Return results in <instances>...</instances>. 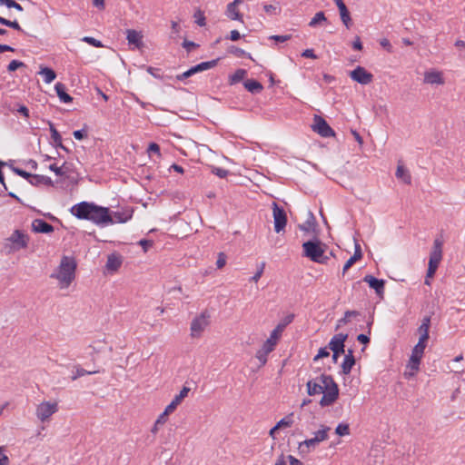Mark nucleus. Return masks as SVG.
I'll return each mask as SVG.
<instances>
[{
  "mask_svg": "<svg viewBox=\"0 0 465 465\" xmlns=\"http://www.w3.org/2000/svg\"><path fill=\"white\" fill-rule=\"evenodd\" d=\"M211 171L220 178H225L229 173L227 170L216 166H212Z\"/></svg>",
  "mask_w": 465,
  "mask_h": 465,
  "instance_id": "44",
  "label": "nucleus"
},
{
  "mask_svg": "<svg viewBox=\"0 0 465 465\" xmlns=\"http://www.w3.org/2000/svg\"><path fill=\"white\" fill-rule=\"evenodd\" d=\"M263 10L266 14L270 15H277L281 12V8L278 5H264Z\"/></svg>",
  "mask_w": 465,
  "mask_h": 465,
  "instance_id": "41",
  "label": "nucleus"
},
{
  "mask_svg": "<svg viewBox=\"0 0 465 465\" xmlns=\"http://www.w3.org/2000/svg\"><path fill=\"white\" fill-rule=\"evenodd\" d=\"M247 74V72L244 69H238L232 74L230 78L229 82L231 84H234L240 81H242Z\"/></svg>",
  "mask_w": 465,
  "mask_h": 465,
  "instance_id": "33",
  "label": "nucleus"
},
{
  "mask_svg": "<svg viewBox=\"0 0 465 465\" xmlns=\"http://www.w3.org/2000/svg\"><path fill=\"white\" fill-rule=\"evenodd\" d=\"M350 77L353 81L364 85L371 84L373 80L372 74L362 66H357L354 70L351 71Z\"/></svg>",
  "mask_w": 465,
  "mask_h": 465,
  "instance_id": "17",
  "label": "nucleus"
},
{
  "mask_svg": "<svg viewBox=\"0 0 465 465\" xmlns=\"http://www.w3.org/2000/svg\"><path fill=\"white\" fill-rule=\"evenodd\" d=\"M54 89L56 91V94L59 97V99L63 103H70L72 102L73 98L65 92L64 85L61 83H56L54 85Z\"/></svg>",
  "mask_w": 465,
  "mask_h": 465,
  "instance_id": "28",
  "label": "nucleus"
},
{
  "mask_svg": "<svg viewBox=\"0 0 465 465\" xmlns=\"http://www.w3.org/2000/svg\"><path fill=\"white\" fill-rule=\"evenodd\" d=\"M212 314L208 310L197 313L190 322V337L193 340L201 339L211 324Z\"/></svg>",
  "mask_w": 465,
  "mask_h": 465,
  "instance_id": "6",
  "label": "nucleus"
},
{
  "mask_svg": "<svg viewBox=\"0 0 465 465\" xmlns=\"http://www.w3.org/2000/svg\"><path fill=\"white\" fill-rule=\"evenodd\" d=\"M116 272V256L112 253L108 256V260L104 271L105 275H113Z\"/></svg>",
  "mask_w": 465,
  "mask_h": 465,
  "instance_id": "30",
  "label": "nucleus"
},
{
  "mask_svg": "<svg viewBox=\"0 0 465 465\" xmlns=\"http://www.w3.org/2000/svg\"><path fill=\"white\" fill-rule=\"evenodd\" d=\"M32 230L35 232L50 233L54 232V227L41 219H35L32 222Z\"/></svg>",
  "mask_w": 465,
  "mask_h": 465,
  "instance_id": "24",
  "label": "nucleus"
},
{
  "mask_svg": "<svg viewBox=\"0 0 465 465\" xmlns=\"http://www.w3.org/2000/svg\"><path fill=\"white\" fill-rule=\"evenodd\" d=\"M395 175L398 180L405 184H410L411 176L409 170L401 163H398Z\"/></svg>",
  "mask_w": 465,
  "mask_h": 465,
  "instance_id": "25",
  "label": "nucleus"
},
{
  "mask_svg": "<svg viewBox=\"0 0 465 465\" xmlns=\"http://www.w3.org/2000/svg\"><path fill=\"white\" fill-rule=\"evenodd\" d=\"M29 183L34 185L49 184L51 183V179L44 175H31Z\"/></svg>",
  "mask_w": 465,
  "mask_h": 465,
  "instance_id": "34",
  "label": "nucleus"
},
{
  "mask_svg": "<svg viewBox=\"0 0 465 465\" xmlns=\"http://www.w3.org/2000/svg\"><path fill=\"white\" fill-rule=\"evenodd\" d=\"M22 66H24V63H22L20 61H17V60H13L8 64V70L10 72H13V71H15L17 68L22 67Z\"/></svg>",
  "mask_w": 465,
  "mask_h": 465,
  "instance_id": "51",
  "label": "nucleus"
},
{
  "mask_svg": "<svg viewBox=\"0 0 465 465\" xmlns=\"http://www.w3.org/2000/svg\"><path fill=\"white\" fill-rule=\"evenodd\" d=\"M129 49H142L143 47V34L142 31L127 29L124 32Z\"/></svg>",
  "mask_w": 465,
  "mask_h": 465,
  "instance_id": "16",
  "label": "nucleus"
},
{
  "mask_svg": "<svg viewBox=\"0 0 465 465\" xmlns=\"http://www.w3.org/2000/svg\"><path fill=\"white\" fill-rule=\"evenodd\" d=\"M340 16L342 21V23L346 25V27H350L351 25V16L348 10L340 12Z\"/></svg>",
  "mask_w": 465,
  "mask_h": 465,
  "instance_id": "46",
  "label": "nucleus"
},
{
  "mask_svg": "<svg viewBox=\"0 0 465 465\" xmlns=\"http://www.w3.org/2000/svg\"><path fill=\"white\" fill-rule=\"evenodd\" d=\"M73 372V375L71 377V379L73 381H75L76 379H78L79 377H82V376H84V375H87V374H94V373H96V371H88L81 367H74V370L72 371Z\"/></svg>",
  "mask_w": 465,
  "mask_h": 465,
  "instance_id": "38",
  "label": "nucleus"
},
{
  "mask_svg": "<svg viewBox=\"0 0 465 465\" xmlns=\"http://www.w3.org/2000/svg\"><path fill=\"white\" fill-rule=\"evenodd\" d=\"M73 134L76 140H83L84 138H85L87 136V132L85 129L76 130L74 132Z\"/></svg>",
  "mask_w": 465,
  "mask_h": 465,
  "instance_id": "53",
  "label": "nucleus"
},
{
  "mask_svg": "<svg viewBox=\"0 0 465 465\" xmlns=\"http://www.w3.org/2000/svg\"><path fill=\"white\" fill-rule=\"evenodd\" d=\"M303 254L310 260L323 263L325 262V245L320 241H309L302 244Z\"/></svg>",
  "mask_w": 465,
  "mask_h": 465,
  "instance_id": "7",
  "label": "nucleus"
},
{
  "mask_svg": "<svg viewBox=\"0 0 465 465\" xmlns=\"http://www.w3.org/2000/svg\"><path fill=\"white\" fill-rule=\"evenodd\" d=\"M430 325V318L425 317L423 318L421 324L418 328V333L420 335L419 341L417 344L413 347V349L420 350L424 351L427 346V341L429 340V330Z\"/></svg>",
  "mask_w": 465,
  "mask_h": 465,
  "instance_id": "11",
  "label": "nucleus"
},
{
  "mask_svg": "<svg viewBox=\"0 0 465 465\" xmlns=\"http://www.w3.org/2000/svg\"><path fill=\"white\" fill-rule=\"evenodd\" d=\"M230 52L233 54H235L236 56L238 57H241V56H247L248 58L253 60L252 56L251 55V54L249 53H246L244 50L241 49V48H237V47H232Z\"/></svg>",
  "mask_w": 465,
  "mask_h": 465,
  "instance_id": "45",
  "label": "nucleus"
},
{
  "mask_svg": "<svg viewBox=\"0 0 465 465\" xmlns=\"http://www.w3.org/2000/svg\"><path fill=\"white\" fill-rule=\"evenodd\" d=\"M83 41L85 42V43H88L89 45H91L93 46H95V47H101L102 46V43L100 41L96 40L94 37L85 36V37L83 38Z\"/></svg>",
  "mask_w": 465,
  "mask_h": 465,
  "instance_id": "49",
  "label": "nucleus"
},
{
  "mask_svg": "<svg viewBox=\"0 0 465 465\" xmlns=\"http://www.w3.org/2000/svg\"><path fill=\"white\" fill-rule=\"evenodd\" d=\"M293 423H294V415H293V413H290V414L286 415L285 417H283L282 420H280L276 423V425L270 430L269 434L272 439H276V434L280 430L291 428L293 425Z\"/></svg>",
  "mask_w": 465,
  "mask_h": 465,
  "instance_id": "20",
  "label": "nucleus"
},
{
  "mask_svg": "<svg viewBox=\"0 0 465 465\" xmlns=\"http://www.w3.org/2000/svg\"><path fill=\"white\" fill-rule=\"evenodd\" d=\"M302 55L303 57H306V58H311V59H316L317 56L315 55L314 52L312 49H306L302 52Z\"/></svg>",
  "mask_w": 465,
  "mask_h": 465,
  "instance_id": "56",
  "label": "nucleus"
},
{
  "mask_svg": "<svg viewBox=\"0 0 465 465\" xmlns=\"http://www.w3.org/2000/svg\"><path fill=\"white\" fill-rule=\"evenodd\" d=\"M291 38V35H271L269 39L273 40L278 43H283L288 41Z\"/></svg>",
  "mask_w": 465,
  "mask_h": 465,
  "instance_id": "52",
  "label": "nucleus"
},
{
  "mask_svg": "<svg viewBox=\"0 0 465 465\" xmlns=\"http://www.w3.org/2000/svg\"><path fill=\"white\" fill-rule=\"evenodd\" d=\"M147 153L149 157L153 158V155H156V157L159 159L161 158L162 154L160 152V147L155 143H151L147 148Z\"/></svg>",
  "mask_w": 465,
  "mask_h": 465,
  "instance_id": "39",
  "label": "nucleus"
},
{
  "mask_svg": "<svg viewBox=\"0 0 465 465\" xmlns=\"http://www.w3.org/2000/svg\"><path fill=\"white\" fill-rule=\"evenodd\" d=\"M226 263L225 256L223 253H220L218 259L216 261V265L218 268H223Z\"/></svg>",
  "mask_w": 465,
  "mask_h": 465,
  "instance_id": "57",
  "label": "nucleus"
},
{
  "mask_svg": "<svg viewBox=\"0 0 465 465\" xmlns=\"http://www.w3.org/2000/svg\"><path fill=\"white\" fill-rule=\"evenodd\" d=\"M350 426L348 423L341 422L335 428V434L340 437H344L350 435Z\"/></svg>",
  "mask_w": 465,
  "mask_h": 465,
  "instance_id": "35",
  "label": "nucleus"
},
{
  "mask_svg": "<svg viewBox=\"0 0 465 465\" xmlns=\"http://www.w3.org/2000/svg\"><path fill=\"white\" fill-rule=\"evenodd\" d=\"M264 266H265L264 263L261 264L260 268L257 270L255 274L251 278L252 282H257L260 280V278L262 277V275L263 273Z\"/></svg>",
  "mask_w": 465,
  "mask_h": 465,
  "instance_id": "50",
  "label": "nucleus"
},
{
  "mask_svg": "<svg viewBox=\"0 0 465 465\" xmlns=\"http://www.w3.org/2000/svg\"><path fill=\"white\" fill-rule=\"evenodd\" d=\"M284 330V324H278L270 333L269 338L266 340L270 342H272L273 345H277L282 333Z\"/></svg>",
  "mask_w": 465,
  "mask_h": 465,
  "instance_id": "27",
  "label": "nucleus"
},
{
  "mask_svg": "<svg viewBox=\"0 0 465 465\" xmlns=\"http://www.w3.org/2000/svg\"><path fill=\"white\" fill-rule=\"evenodd\" d=\"M39 74H41L44 77V81L46 84L52 83L56 77V74L53 69L45 66H41Z\"/></svg>",
  "mask_w": 465,
  "mask_h": 465,
  "instance_id": "29",
  "label": "nucleus"
},
{
  "mask_svg": "<svg viewBox=\"0 0 465 465\" xmlns=\"http://www.w3.org/2000/svg\"><path fill=\"white\" fill-rule=\"evenodd\" d=\"M356 315H357L356 312H346L344 317L338 321L337 327L339 328V327H341V326L347 324L350 322L351 318L352 316H356Z\"/></svg>",
  "mask_w": 465,
  "mask_h": 465,
  "instance_id": "43",
  "label": "nucleus"
},
{
  "mask_svg": "<svg viewBox=\"0 0 465 465\" xmlns=\"http://www.w3.org/2000/svg\"><path fill=\"white\" fill-rule=\"evenodd\" d=\"M76 262L73 257L64 256L56 271L52 274L60 289H66L75 278Z\"/></svg>",
  "mask_w": 465,
  "mask_h": 465,
  "instance_id": "5",
  "label": "nucleus"
},
{
  "mask_svg": "<svg viewBox=\"0 0 465 465\" xmlns=\"http://www.w3.org/2000/svg\"><path fill=\"white\" fill-rule=\"evenodd\" d=\"M173 413V411L166 406L163 411L157 417V424H162L163 426L168 421L169 416Z\"/></svg>",
  "mask_w": 465,
  "mask_h": 465,
  "instance_id": "36",
  "label": "nucleus"
},
{
  "mask_svg": "<svg viewBox=\"0 0 465 465\" xmlns=\"http://www.w3.org/2000/svg\"><path fill=\"white\" fill-rule=\"evenodd\" d=\"M330 349L324 347V348H321L319 351H318V353L315 355L314 357V361H317L318 360L320 359H322V358H325V357H328L330 355V351H329Z\"/></svg>",
  "mask_w": 465,
  "mask_h": 465,
  "instance_id": "47",
  "label": "nucleus"
},
{
  "mask_svg": "<svg viewBox=\"0 0 465 465\" xmlns=\"http://www.w3.org/2000/svg\"><path fill=\"white\" fill-rule=\"evenodd\" d=\"M362 257L361 245L355 242V252L354 254L345 262L343 266V273H345L357 261Z\"/></svg>",
  "mask_w": 465,
  "mask_h": 465,
  "instance_id": "26",
  "label": "nucleus"
},
{
  "mask_svg": "<svg viewBox=\"0 0 465 465\" xmlns=\"http://www.w3.org/2000/svg\"><path fill=\"white\" fill-rule=\"evenodd\" d=\"M363 281L369 284V286L373 289L376 292V294L382 298L384 295V286H385V281L380 280L372 275H366L363 278Z\"/></svg>",
  "mask_w": 465,
  "mask_h": 465,
  "instance_id": "21",
  "label": "nucleus"
},
{
  "mask_svg": "<svg viewBox=\"0 0 465 465\" xmlns=\"http://www.w3.org/2000/svg\"><path fill=\"white\" fill-rule=\"evenodd\" d=\"M423 83L432 86L445 84L444 73L439 69L431 68L424 72Z\"/></svg>",
  "mask_w": 465,
  "mask_h": 465,
  "instance_id": "12",
  "label": "nucleus"
},
{
  "mask_svg": "<svg viewBox=\"0 0 465 465\" xmlns=\"http://www.w3.org/2000/svg\"><path fill=\"white\" fill-rule=\"evenodd\" d=\"M272 217L274 223V230L276 232H280L284 230L287 223V216L282 208H281L276 203H272Z\"/></svg>",
  "mask_w": 465,
  "mask_h": 465,
  "instance_id": "14",
  "label": "nucleus"
},
{
  "mask_svg": "<svg viewBox=\"0 0 465 465\" xmlns=\"http://www.w3.org/2000/svg\"><path fill=\"white\" fill-rule=\"evenodd\" d=\"M347 339V334L339 333L334 335L330 343H329V349L332 351V359L333 361L336 362L338 357L344 352V342Z\"/></svg>",
  "mask_w": 465,
  "mask_h": 465,
  "instance_id": "15",
  "label": "nucleus"
},
{
  "mask_svg": "<svg viewBox=\"0 0 465 465\" xmlns=\"http://www.w3.org/2000/svg\"><path fill=\"white\" fill-rule=\"evenodd\" d=\"M379 43L381 47L386 49L388 52H391L392 46L387 38H381Z\"/></svg>",
  "mask_w": 465,
  "mask_h": 465,
  "instance_id": "54",
  "label": "nucleus"
},
{
  "mask_svg": "<svg viewBox=\"0 0 465 465\" xmlns=\"http://www.w3.org/2000/svg\"><path fill=\"white\" fill-rule=\"evenodd\" d=\"M171 26H172V31H173V34L177 35V34L180 33L181 27H180V25H179L178 22L172 21Z\"/></svg>",
  "mask_w": 465,
  "mask_h": 465,
  "instance_id": "64",
  "label": "nucleus"
},
{
  "mask_svg": "<svg viewBox=\"0 0 465 465\" xmlns=\"http://www.w3.org/2000/svg\"><path fill=\"white\" fill-rule=\"evenodd\" d=\"M354 363H355L354 357L351 354V352H350L348 355L345 356L343 362L341 364L342 371L345 374L350 373Z\"/></svg>",
  "mask_w": 465,
  "mask_h": 465,
  "instance_id": "31",
  "label": "nucleus"
},
{
  "mask_svg": "<svg viewBox=\"0 0 465 465\" xmlns=\"http://www.w3.org/2000/svg\"><path fill=\"white\" fill-rule=\"evenodd\" d=\"M312 129L322 137H332L335 135L334 131L328 123L319 115L314 116Z\"/></svg>",
  "mask_w": 465,
  "mask_h": 465,
  "instance_id": "13",
  "label": "nucleus"
},
{
  "mask_svg": "<svg viewBox=\"0 0 465 465\" xmlns=\"http://www.w3.org/2000/svg\"><path fill=\"white\" fill-rule=\"evenodd\" d=\"M306 391L310 396H320L319 404L322 407L331 406L339 397L337 383L330 375L322 374L311 379L306 383Z\"/></svg>",
  "mask_w": 465,
  "mask_h": 465,
  "instance_id": "1",
  "label": "nucleus"
},
{
  "mask_svg": "<svg viewBox=\"0 0 465 465\" xmlns=\"http://www.w3.org/2000/svg\"><path fill=\"white\" fill-rule=\"evenodd\" d=\"M3 450L4 447L0 446V465H9V459Z\"/></svg>",
  "mask_w": 465,
  "mask_h": 465,
  "instance_id": "55",
  "label": "nucleus"
},
{
  "mask_svg": "<svg viewBox=\"0 0 465 465\" xmlns=\"http://www.w3.org/2000/svg\"><path fill=\"white\" fill-rule=\"evenodd\" d=\"M139 243L144 252H146L153 245V242L148 240H141Z\"/></svg>",
  "mask_w": 465,
  "mask_h": 465,
  "instance_id": "60",
  "label": "nucleus"
},
{
  "mask_svg": "<svg viewBox=\"0 0 465 465\" xmlns=\"http://www.w3.org/2000/svg\"><path fill=\"white\" fill-rule=\"evenodd\" d=\"M50 131H51V137L54 140V142L56 143L57 146H60L63 149H65L62 145V138L57 130L51 124L50 125Z\"/></svg>",
  "mask_w": 465,
  "mask_h": 465,
  "instance_id": "42",
  "label": "nucleus"
},
{
  "mask_svg": "<svg viewBox=\"0 0 465 465\" xmlns=\"http://www.w3.org/2000/svg\"><path fill=\"white\" fill-rule=\"evenodd\" d=\"M330 431L331 427L326 424H314V430L311 432V437L298 442V455L301 457H306L315 451L321 443L329 440Z\"/></svg>",
  "mask_w": 465,
  "mask_h": 465,
  "instance_id": "3",
  "label": "nucleus"
},
{
  "mask_svg": "<svg viewBox=\"0 0 465 465\" xmlns=\"http://www.w3.org/2000/svg\"><path fill=\"white\" fill-rule=\"evenodd\" d=\"M424 351L412 349L410 359L406 364L404 377L406 379L413 378L420 371V364L423 357Z\"/></svg>",
  "mask_w": 465,
  "mask_h": 465,
  "instance_id": "10",
  "label": "nucleus"
},
{
  "mask_svg": "<svg viewBox=\"0 0 465 465\" xmlns=\"http://www.w3.org/2000/svg\"><path fill=\"white\" fill-rule=\"evenodd\" d=\"M132 214L133 211L131 209H127L126 211H124L123 215H120L118 213V223H125L132 217Z\"/></svg>",
  "mask_w": 465,
  "mask_h": 465,
  "instance_id": "48",
  "label": "nucleus"
},
{
  "mask_svg": "<svg viewBox=\"0 0 465 465\" xmlns=\"http://www.w3.org/2000/svg\"><path fill=\"white\" fill-rule=\"evenodd\" d=\"M242 4V0H233L232 3H229L226 6L225 15L232 21H238L240 23H243V15L240 12V5Z\"/></svg>",
  "mask_w": 465,
  "mask_h": 465,
  "instance_id": "18",
  "label": "nucleus"
},
{
  "mask_svg": "<svg viewBox=\"0 0 465 465\" xmlns=\"http://www.w3.org/2000/svg\"><path fill=\"white\" fill-rule=\"evenodd\" d=\"M14 171H15V173H16L18 175H20V176H22V177H24V178H25V179H28V180H29V179H30V177H31V174H30V173H26L25 171H23V170H21V169L15 168V169H14Z\"/></svg>",
  "mask_w": 465,
  "mask_h": 465,
  "instance_id": "61",
  "label": "nucleus"
},
{
  "mask_svg": "<svg viewBox=\"0 0 465 465\" xmlns=\"http://www.w3.org/2000/svg\"><path fill=\"white\" fill-rule=\"evenodd\" d=\"M57 411L58 403L56 401H45L36 406L35 416L41 422H48Z\"/></svg>",
  "mask_w": 465,
  "mask_h": 465,
  "instance_id": "9",
  "label": "nucleus"
},
{
  "mask_svg": "<svg viewBox=\"0 0 465 465\" xmlns=\"http://www.w3.org/2000/svg\"><path fill=\"white\" fill-rule=\"evenodd\" d=\"M244 86L251 93H259L262 90V85L255 80L246 81Z\"/></svg>",
  "mask_w": 465,
  "mask_h": 465,
  "instance_id": "32",
  "label": "nucleus"
},
{
  "mask_svg": "<svg viewBox=\"0 0 465 465\" xmlns=\"http://www.w3.org/2000/svg\"><path fill=\"white\" fill-rule=\"evenodd\" d=\"M275 345L272 342L265 341L261 348L256 351L255 357L261 363V365H264L267 362L268 355L275 349Z\"/></svg>",
  "mask_w": 465,
  "mask_h": 465,
  "instance_id": "22",
  "label": "nucleus"
},
{
  "mask_svg": "<svg viewBox=\"0 0 465 465\" xmlns=\"http://www.w3.org/2000/svg\"><path fill=\"white\" fill-rule=\"evenodd\" d=\"M240 38H241V35L237 30H232L230 32L229 39L231 41L235 42V41H238Z\"/></svg>",
  "mask_w": 465,
  "mask_h": 465,
  "instance_id": "59",
  "label": "nucleus"
},
{
  "mask_svg": "<svg viewBox=\"0 0 465 465\" xmlns=\"http://www.w3.org/2000/svg\"><path fill=\"white\" fill-rule=\"evenodd\" d=\"M30 237L23 230H14L8 236L4 238L1 244V252L5 255L15 254L25 250L29 245Z\"/></svg>",
  "mask_w": 465,
  "mask_h": 465,
  "instance_id": "4",
  "label": "nucleus"
},
{
  "mask_svg": "<svg viewBox=\"0 0 465 465\" xmlns=\"http://www.w3.org/2000/svg\"><path fill=\"white\" fill-rule=\"evenodd\" d=\"M190 391L191 389L189 387L183 386L179 393L173 398L167 407L174 412L176 409L182 404L183 400L188 396Z\"/></svg>",
  "mask_w": 465,
  "mask_h": 465,
  "instance_id": "23",
  "label": "nucleus"
},
{
  "mask_svg": "<svg viewBox=\"0 0 465 465\" xmlns=\"http://www.w3.org/2000/svg\"><path fill=\"white\" fill-rule=\"evenodd\" d=\"M216 64H217V61L216 60L208 61V62H203V63H201V64H197L195 66H193L192 68H190L189 70H187L183 74H182L180 75H177V79L178 80H183L184 78L192 76L193 74H194L196 73L211 69V68L214 67Z\"/></svg>",
  "mask_w": 465,
  "mask_h": 465,
  "instance_id": "19",
  "label": "nucleus"
},
{
  "mask_svg": "<svg viewBox=\"0 0 465 465\" xmlns=\"http://www.w3.org/2000/svg\"><path fill=\"white\" fill-rule=\"evenodd\" d=\"M443 241L440 238H436L433 241V244L431 250L430 252L428 269H429V276L433 272H437L438 267L442 260V251Z\"/></svg>",
  "mask_w": 465,
  "mask_h": 465,
  "instance_id": "8",
  "label": "nucleus"
},
{
  "mask_svg": "<svg viewBox=\"0 0 465 465\" xmlns=\"http://www.w3.org/2000/svg\"><path fill=\"white\" fill-rule=\"evenodd\" d=\"M326 21V17L322 12H318L314 17L310 21L309 25L311 27H315L322 22Z\"/></svg>",
  "mask_w": 465,
  "mask_h": 465,
  "instance_id": "40",
  "label": "nucleus"
},
{
  "mask_svg": "<svg viewBox=\"0 0 465 465\" xmlns=\"http://www.w3.org/2000/svg\"><path fill=\"white\" fill-rule=\"evenodd\" d=\"M274 465H287L286 456H284L283 454L280 455L277 458Z\"/></svg>",
  "mask_w": 465,
  "mask_h": 465,
  "instance_id": "62",
  "label": "nucleus"
},
{
  "mask_svg": "<svg viewBox=\"0 0 465 465\" xmlns=\"http://www.w3.org/2000/svg\"><path fill=\"white\" fill-rule=\"evenodd\" d=\"M194 22L199 26H204L206 25V18L204 13L201 9H197L193 14Z\"/></svg>",
  "mask_w": 465,
  "mask_h": 465,
  "instance_id": "37",
  "label": "nucleus"
},
{
  "mask_svg": "<svg viewBox=\"0 0 465 465\" xmlns=\"http://www.w3.org/2000/svg\"><path fill=\"white\" fill-rule=\"evenodd\" d=\"M73 215L79 219L92 221L96 224H108L113 223L107 208L95 205L92 203L82 202L71 208Z\"/></svg>",
  "mask_w": 465,
  "mask_h": 465,
  "instance_id": "2",
  "label": "nucleus"
},
{
  "mask_svg": "<svg viewBox=\"0 0 465 465\" xmlns=\"http://www.w3.org/2000/svg\"><path fill=\"white\" fill-rule=\"evenodd\" d=\"M352 47L355 49V50H358V51H361L362 49V45H361V39L360 37H356L355 40L353 41L352 43Z\"/></svg>",
  "mask_w": 465,
  "mask_h": 465,
  "instance_id": "63",
  "label": "nucleus"
},
{
  "mask_svg": "<svg viewBox=\"0 0 465 465\" xmlns=\"http://www.w3.org/2000/svg\"><path fill=\"white\" fill-rule=\"evenodd\" d=\"M287 460H289L290 465H302V461L297 458L288 455L286 456Z\"/></svg>",
  "mask_w": 465,
  "mask_h": 465,
  "instance_id": "58",
  "label": "nucleus"
}]
</instances>
